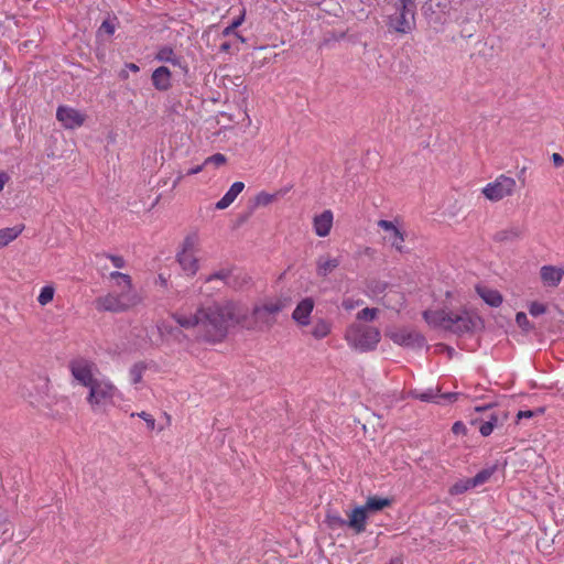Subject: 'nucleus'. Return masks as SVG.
Returning a JSON list of instances; mask_svg holds the SVG:
<instances>
[{
    "mask_svg": "<svg viewBox=\"0 0 564 564\" xmlns=\"http://www.w3.org/2000/svg\"><path fill=\"white\" fill-rule=\"evenodd\" d=\"M245 20V13H242L240 17H238L236 20L232 21V23L230 24L235 30L242 24Z\"/></svg>",
    "mask_w": 564,
    "mask_h": 564,
    "instance_id": "49",
    "label": "nucleus"
},
{
    "mask_svg": "<svg viewBox=\"0 0 564 564\" xmlns=\"http://www.w3.org/2000/svg\"><path fill=\"white\" fill-rule=\"evenodd\" d=\"M330 329L332 325L327 321L318 319L312 328V336L316 339H323L330 333Z\"/></svg>",
    "mask_w": 564,
    "mask_h": 564,
    "instance_id": "26",
    "label": "nucleus"
},
{
    "mask_svg": "<svg viewBox=\"0 0 564 564\" xmlns=\"http://www.w3.org/2000/svg\"><path fill=\"white\" fill-rule=\"evenodd\" d=\"M452 431L454 434H465L466 433V426L462 422H455Z\"/></svg>",
    "mask_w": 564,
    "mask_h": 564,
    "instance_id": "44",
    "label": "nucleus"
},
{
    "mask_svg": "<svg viewBox=\"0 0 564 564\" xmlns=\"http://www.w3.org/2000/svg\"><path fill=\"white\" fill-rule=\"evenodd\" d=\"M196 252L197 238L195 236L187 237L183 242L182 251L177 254V261L182 270L189 276L195 275L199 269Z\"/></svg>",
    "mask_w": 564,
    "mask_h": 564,
    "instance_id": "9",
    "label": "nucleus"
},
{
    "mask_svg": "<svg viewBox=\"0 0 564 564\" xmlns=\"http://www.w3.org/2000/svg\"><path fill=\"white\" fill-rule=\"evenodd\" d=\"M55 295V288L53 284H47L41 289L37 296V302L41 306H45L51 303Z\"/></svg>",
    "mask_w": 564,
    "mask_h": 564,
    "instance_id": "27",
    "label": "nucleus"
},
{
    "mask_svg": "<svg viewBox=\"0 0 564 564\" xmlns=\"http://www.w3.org/2000/svg\"><path fill=\"white\" fill-rule=\"evenodd\" d=\"M284 307L285 301L281 299L267 300L256 305L251 312L247 307L246 319L242 321V328L267 332L276 323V316Z\"/></svg>",
    "mask_w": 564,
    "mask_h": 564,
    "instance_id": "5",
    "label": "nucleus"
},
{
    "mask_svg": "<svg viewBox=\"0 0 564 564\" xmlns=\"http://www.w3.org/2000/svg\"><path fill=\"white\" fill-rule=\"evenodd\" d=\"M496 469H497L496 466H491V467L480 470L475 477L471 478V480H473L471 485H474L475 487H478V486L487 482L490 479V477L494 475Z\"/></svg>",
    "mask_w": 564,
    "mask_h": 564,
    "instance_id": "30",
    "label": "nucleus"
},
{
    "mask_svg": "<svg viewBox=\"0 0 564 564\" xmlns=\"http://www.w3.org/2000/svg\"><path fill=\"white\" fill-rule=\"evenodd\" d=\"M115 24L113 22L106 20L102 22V24L99 28V34L106 33L107 35H112L115 33Z\"/></svg>",
    "mask_w": 564,
    "mask_h": 564,
    "instance_id": "35",
    "label": "nucleus"
},
{
    "mask_svg": "<svg viewBox=\"0 0 564 564\" xmlns=\"http://www.w3.org/2000/svg\"><path fill=\"white\" fill-rule=\"evenodd\" d=\"M158 329L162 336L172 335L174 332L180 333L177 329H174L172 326L167 325L164 322L158 325Z\"/></svg>",
    "mask_w": 564,
    "mask_h": 564,
    "instance_id": "40",
    "label": "nucleus"
},
{
    "mask_svg": "<svg viewBox=\"0 0 564 564\" xmlns=\"http://www.w3.org/2000/svg\"><path fill=\"white\" fill-rule=\"evenodd\" d=\"M235 35L237 36L238 40H240L241 42H245V39L240 34L235 33Z\"/></svg>",
    "mask_w": 564,
    "mask_h": 564,
    "instance_id": "59",
    "label": "nucleus"
},
{
    "mask_svg": "<svg viewBox=\"0 0 564 564\" xmlns=\"http://www.w3.org/2000/svg\"><path fill=\"white\" fill-rule=\"evenodd\" d=\"M328 522L333 527H344L347 525V521L340 518L337 514H328L327 516Z\"/></svg>",
    "mask_w": 564,
    "mask_h": 564,
    "instance_id": "37",
    "label": "nucleus"
},
{
    "mask_svg": "<svg viewBox=\"0 0 564 564\" xmlns=\"http://www.w3.org/2000/svg\"><path fill=\"white\" fill-rule=\"evenodd\" d=\"M56 118L65 129H76L84 124L86 116L72 107L61 106Z\"/></svg>",
    "mask_w": 564,
    "mask_h": 564,
    "instance_id": "13",
    "label": "nucleus"
},
{
    "mask_svg": "<svg viewBox=\"0 0 564 564\" xmlns=\"http://www.w3.org/2000/svg\"><path fill=\"white\" fill-rule=\"evenodd\" d=\"M247 306L232 300L214 301L200 306L195 314L173 313V319L183 328L198 327L203 339L212 343L221 341L229 329L242 327Z\"/></svg>",
    "mask_w": 564,
    "mask_h": 564,
    "instance_id": "1",
    "label": "nucleus"
},
{
    "mask_svg": "<svg viewBox=\"0 0 564 564\" xmlns=\"http://www.w3.org/2000/svg\"><path fill=\"white\" fill-rule=\"evenodd\" d=\"M245 184L242 182H235L227 193L216 203L217 209H225L229 207L237 196L243 191Z\"/></svg>",
    "mask_w": 564,
    "mask_h": 564,
    "instance_id": "21",
    "label": "nucleus"
},
{
    "mask_svg": "<svg viewBox=\"0 0 564 564\" xmlns=\"http://www.w3.org/2000/svg\"><path fill=\"white\" fill-rule=\"evenodd\" d=\"M564 276V268L555 265H543L540 269V278L543 285L549 288H556L560 285Z\"/></svg>",
    "mask_w": 564,
    "mask_h": 564,
    "instance_id": "17",
    "label": "nucleus"
},
{
    "mask_svg": "<svg viewBox=\"0 0 564 564\" xmlns=\"http://www.w3.org/2000/svg\"><path fill=\"white\" fill-rule=\"evenodd\" d=\"M153 86L161 91H165L171 87V72L167 67L161 66L152 74Z\"/></svg>",
    "mask_w": 564,
    "mask_h": 564,
    "instance_id": "20",
    "label": "nucleus"
},
{
    "mask_svg": "<svg viewBox=\"0 0 564 564\" xmlns=\"http://www.w3.org/2000/svg\"><path fill=\"white\" fill-rule=\"evenodd\" d=\"M365 252H366L367 254H370V253H372V250H371L370 248H366Z\"/></svg>",
    "mask_w": 564,
    "mask_h": 564,
    "instance_id": "60",
    "label": "nucleus"
},
{
    "mask_svg": "<svg viewBox=\"0 0 564 564\" xmlns=\"http://www.w3.org/2000/svg\"><path fill=\"white\" fill-rule=\"evenodd\" d=\"M415 25L414 0H400L395 6V12L389 17V26L398 33H409Z\"/></svg>",
    "mask_w": 564,
    "mask_h": 564,
    "instance_id": "7",
    "label": "nucleus"
},
{
    "mask_svg": "<svg viewBox=\"0 0 564 564\" xmlns=\"http://www.w3.org/2000/svg\"><path fill=\"white\" fill-rule=\"evenodd\" d=\"M155 58L160 62L171 63L174 66H182L181 58L177 57L173 50L169 46L160 48L155 55Z\"/></svg>",
    "mask_w": 564,
    "mask_h": 564,
    "instance_id": "25",
    "label": "nucleus"
},
{
    "mask_svg": "<svg viewBox=\"0 0 564 564\" xmlns=\"http://www.w3.org/2000/svg\"><path fill=\"white\" fill-rule=\"evenodd\" d=\"M415 397L422 401H432L435 397L434 391L432 389H429L425 392L422 393H415Z\"/></svg>",
    "mask_w": 564,
    "mask_h": 564,
    "instance_id": "43",
    "label": "nucleus"
},
{
    "mask_svg": "<svg viewBox=\"0 0 564 564\" xmlns=\"http://www.w3.org/2000/svg\"><path fill=\"white\" fill-rule=\"evenodd\" d=\"M494 429H495V423H488L486 421L480 424L479 432L482 436H488L492 433Z\"/></svg>",
    "mask_w": 564,
    "mask_h": 564,
    "instance_id": "41",
    "label": "nucleus"
},
{
    "mask_svg": "<svg viewBox=\"0 0 564 564\" xmlns=\"http://www.w3.org/2000/svg\"><path fill=\"white\" fill-rule=\"evenodd\" d=\"M230 50V44L228 42H225L220 45L221 52H228Z\"/></svg>",
    "mask_w": 564,
    "mask_h": 564,
    "instance_id": "56",
    "label": "nucleus"
},
{
    "mask_svg": "<svg viewBox=\"0 0 564 564\" xmlns=\"http://www.w3.org/2000/svg\"><path fill=\"white\" fill-rule=\"evenodd\" d=\"M552 161H553V163H554V165H555L556 167H560V166H562V165L564 164V159H563V156H562L561 154H558V153H553V154H552Z\"/></svg>",
    "mask_w": 564,
    "mask_h": 564,
    "instance_id": "45",
    "label": "nucleus"
},
{
    "mask_svg": "<svg viewBox=\"0 0 564 564\" xmlns=\"http://www.w3.org/2000/svg\"><path fill=\"white\" fill-rule=\"evenodd\" d=\"M534 415L533 411L527 410V411H519L517 414L518 420L521 419H530Z\"/></svg>",
    "mask_w": 564,
    "mask_h": 564,
    "instance_id": "46",
    "label": "nucleus"
},
{
    "mask_svg": "<svg viewBox=\"0 0 564 564\" xmlns=\"http://www.w3.org/2000/svg\"><path fill=\"white\" fill-rule=\"evenodd\" d=\"M234 32H235V29L231 25H228L227 28L224 29L223 35L228 36L230 34H232Z\"/></svg>",
    "mask_w": 564,
    "mask_h": 564,
    "instance_id": "53",
    "label": "nucleus"
},
{
    "mask_svg": "<svg viewBox=\"0 0 564 564\" xmlns=\"http://www.w3.org/2000/svg\"><path fill=\"white\" fill-rule=\"evenodd\" d=\"M203 167H204V164L203 165H197L195 167H192L191 170H188L187 174L188 175L198 174L199 172H202Z\"/></svg>",
    "mask_w": 564,
    "mask_h": 564,
    "instance_id": "50",
    "label": "nucleus"
},
{
    "mask_svg": "<svg viewBox=\"0 0 564 564\" xmlns=\"http://www.w3.org/2000/svg\"><path fill=\"white\" fill-rule=\"evenodd\" d=\"M517 188L514 178L507 175H499L494 182L488 183L482 189V195L490 202H499L512 196Z\"/></svg>",
    "mask_w": 564,
    "mask_h": 564,
    "instance_id": "8",
    "label": "nucleus"
},
{
    "mask_svg": "<svg viewBox=\"0 0 564 564\" xmlns=\"http://www.w3.org/2000/svg\"><path fill=\"white\" fill-rule=\"evenodd\" d=\"M126 68L133 72V73H138L140 70L139 66L134 63H128L126 64Z\"/></svg>",
    "mask_w": 564,
    "mask_h": 564,
    "instance_id": "51",
    "label": "nucleus"
},
{
    "mask_svg": "<svg viewBox=\"0 0 564 564\" xmlns=\"http://www.w3.org/2000/svg\"><path fill=\"white\" fill-rule=\"evenodd\" d=\"M343 306L346 308V310H352L354 308V304L350 300H347V301H344L343 302Z\"/></svg>",
    "mask_w": 564,
    "mask_h": 564,
    "instance_id": "54",
    "label": "nucleus"
},
{
    "mask_svg": "<svg viewBox=\"0 0 564 564\" xmlns=\"http://www.w3.org/2000/svg\"><path fill=\"white\" fill-rule=\"evenodd\" d=\"M442 399L447 400L448 402H453L457 400L458 393L451 392V393H444L440 395Z\"/></svg>",
    "mask_w": 564,
    "mask_h": 564,
    "instance_id": "47",
    "label": "nucleus"
},
{
    "mask_svg": "<svg viewBox=\"0 0 564 564\" xmlns=\"http://www.w3.org/2000/svg\"><path fill=\"white\" fill-rule=\"evenodd\" d=\"M529 312L533 316H539V315L545 313V306L541 303L534 302L530 305Z\"/></svg>",
    "mask_w": 564,
    "mask_h": 564,
    "instance_id": "36",
    "label": "nucleus"
},
{
    "mask_svg": "<svg viewBox=\"0 0 564 564\" xmlns=\"http://www.w3.org/2000/svg\"><path fill=\"white\" fill-rule=\"evenodd\" d=\"M451 7L449 0H430L425 7V14L432 24L444 25Z\"/></svg>",
    "mask_w": 564,
    "mask_h": 564,
    "instance_id": "11",
    "label": "nucleus"
},
{
    "mask_svg": "<svg viewBox=\"0 0 564 564\" xmlns=\"http://www.w3.org/2000/svg\"><path fill=\"white\" fill-rule=\"evenodd\" d=\"M314 300L312 297L303 299L295 307L292 313V318L300 326H307L310 324V317L314 310Z\"/></svg>",
    "mask_w": 564,
    "mask_h": 564,
    "instance_id": "16",
    "label": "nucleus"
},
{
    "mask_svg": "<svg viewBox=\"0 0 564 564\" xmlns=\"http://www.w3.org/2000/svg\"><path fill=\"white\" fill-rule=\"evenodd\" d=\"M477 293L490 306L497 307L502 303V296L496 290L478 286Z\"/></svg>",
    "mask_w": 564,
    "mask_h": 564,
    "instance_id": "23",
    "label": "nucleus"
},
{
    "mask_svg": "<svg viewBox=\"0 0 564 564\" xmlns=\"http://www.w3.org/2000/svg\"><path fill=\"white\" fill-rule=\"evenodd\" d=\"M340 264V259L329 254L319 256L316 260V274L326 278Z\"/></svg>",
    "mask_w": 564,
    "mask_h": 564,
    "instance_id": "19",
    "label": "nucleus"
},
{
    "mask_svg": "<svg viewBox=\"0 0 564 564\" xmlns=\"http://www.w3.org/2000/svg\"><path fill=\"white\" fill-rule=\"evenodd\" d=\"M424 319L433 327H440L453 333L462 334L477 328L481 324L478 315L468 312H447L445 310L425 311Z\"/></svg>",
    "mask_w": 564,
    "mask_h": 564,
    "instance_id": "4",
    "label": "nucleus"
},
{
    "mask_svg": "<svg viewBox=\"0 0 564 564\" xmlns=\"http://www.w3.org/2000/svg\"><path fill=\"white\" fill-rule=\"evenodd\" d=\"M524 231V225L519 223H511L506 227L498 229L494 234L492 240L499 245L513 243L523 237Z\"/></svg>",
    "mask_w": 564,
    "mask_h": 564,
    "instance_id": "12",
    "label": "nucleus"
},
{
    "mask_svg": "<svg viewBox=\"0 0 564 564\" xmlns=\"http://www.w3.org/2000/svg\"><path fill=\"white\" fill-rule=\"evenodd\" d=\"M182 180H183V174H182V173H180V174L177 175V177L175 178V181L173 182L172 187H173V188H175Z\"/></svg>",
    "mask_w": 564,
    "mask_h": 564,
    "instance_id": "55",
    "label": "nucleus"
},
{
    "mask_svg": "<svg viewBox=\"0 0 564 564\" xmlns=\"http://www.w3.org/2000/svg\"><path fill=\"white\" fill-rule=\"evenodd\" d=\"M380 338L381 334L377 327L359 322L350 324L345 332V340L347 344L351 348L362 352L376 349Z\"/></svg>",
    "mask_w": 564,
    "mask_h": 564,
    "instance_id": "6",
    "label": "nucleus"
},
{
    "mask_svg": "<svg viewBox=\"0 0 564 564\" xmlns=\"http://www.w3.org/2000/svg\"><path fill=\"white\" fill-rule=\"evenodd\" d=\"M137 415L139 417H141L147 423V425H148V427L150 430H154V427H155V420H154V417L151 414H149L147 412H140Z\"/></svg>",
    "mask_w": 564,
    "mask_h": 564,
    "instance_id": "38",
    "label": "nucleus"
},
{
    "mask_svg": "<svg viewBox=\"0 0 564 564\" xmlns=\"http://www.w3.org/2000/svg\"><path fill=\"white\" fill-rule=\"evenodd\" d=\"M516 322L517 324L523 328V329H528L529 328V321H528V316L525 313L523 312H519L517 315H516Z\"/></svg>",
    "mask_w": 564,
    "mask_h": 564,
    "instance_id": "39",
    "label": "nucleus"
},
{
    "mask_svg": "<svg viewBox=\"0 0 564 564\" xmlns=\"http://www.w3.org/2000/svg\"><path fill=\"white\" fill-rule=\"evenodd\" d=\"M485 408H476L477 411H482Z\"/></svg>",
    "mask_w": 564,
    "mask_h": 564,
    "instance_id": "61",
    "label": "nucleus"
},
{
    "mask_svg": "<svg viewBox=\"0 0 564 564\" xmlns=\"http://www.w3.org/2000/svg\"><path fill=\"white\" fill-rule=\"evenodd\" d=\"M23 230L24 225L0 229V248L6 247L11 241L17 239Z\"/></svg>",
    "mask_w": 564,
    "mask_h": 564,
    "instance_id": "24",
    "label": "nucleus"
},
{
    "mask_svg": "<svg viewBox=\"0 0 564 564\" xmlns=\"http://www.w3.org/2000/svg\"><path fill=\"white\" fill-rule=\"evenodd\" d=\"M276 199V194H270L267 192H260L256 196V204L259 206H267Z\"/></svg>",
    "mask_w": 564,
    "mask_h": 564,
    "instance_id": "32",
    "label": "nucleus"
},
{
    "mask_svg": "<svg viewBox=\"0 0 564 564\" xmlns=\"http://www.w3.org/2000/svg\"><path fill=\"white\" fill-rule=\"evenodd\" d=\"M378 226L386 232L383 239L401 252L404 242V234L401 229L393 221L383 219L378 221Z\"/></svg>",
    "mask_w": 564,
    "mask_h": 564,
    "instance_id": "14",
    "label": "nucleus"
},
{
    "mask_svg": "<svg viewBox=\"0 0 564 564\" xmlns=\"http://www.w3.org/2000/svg\"><path fill=\"white\" fill-rule=\"evenodd\" d=\"M389 564H402V561L400 558H392Z\"/></svg>",
    "mask_w": 564,
    "mask_h": 564,
    "instance_id": "58",
    "label": "nucleus"
},
{
    "mask_svg": "<svg viewBox=\"0 0 564 564\" xmlns=\"http://www.w3.org/2000/svg\"><path fill=\"white\" fill-rule=\"evenodd\" d=\"M113 290L96 300V308L99 312L123 313L133 310L143 301L141 294L132 284L129 274L119 271L110 272Z\"/></svg>",
    "mask_w": 564,
    "mask_h": 564,
    "instance_id": "3",
    "label": "nucleus"
},
{
    "mask_svg": "<svg viewBox=\"0 0 564 564\" xmlns=\"http://www.w3.org/2000/svg\"><path fill=\"white\" fill-rule=\"evenodd\" d=\"M226 161H227V159L224 154L216 153V154L208 156L205 160L204 165L214 164L215 166H221L226 163Z\"/></svg>",
    "mask_w": 564,
    "mask_h": 564,
    "instance_id": "33",
    "label": "nucleus"
},
{
    "mask_svg": "<svg viewBox=\"0 0 564 564\" xmlns=\"http://www.w3.org/2000/svg\"><path fill=\"white\" fill-rule=\"evenodd\" d=\"M487 422L488 423H495V427L498 426L499 424H502V422L499 421V417L497 415H495V414H492Z\"/></svg>",
    "mask_w": 564,
    "mask_h": 564,
    "instance_id": "52",
    "label": "nucleus"
},
{
    "mask_svg": "<svg viewBox=\"0 0 564 564\" xmlns=\"http://www.w3.org/2000/svg\"><path fill=\"white\" fill-rule=\"evenodd\" d=\"M368 513L361 506L351 510L348 514L347 525L357 534L365 532Z\"/></svg>",
    "mask_w": 564,
    "mask_h": 564,
    "instance_id": "18",
    "label": "nucleus"
},
{
    "mask_svg": "<svg viewBox=\"0 0 564 564\" xmlns=\"http://www.w3.org/2000/svg\"><path fill=\"white\" fill-rule=\"evenodd\" d=\"M230 272L228 270H220L219 272L212 274L206 278V283H212L215 281H220L223 283L227 282V279L229 278Z\"/></svg>",
    "mask_w": 564,
    "mask_h": 564,
    "instance_id": "34",
    "label": "nucleus"
},
{
    "mask_svg": "<svg viewBox=\"0 0 564 564\" xmlns=\"http://www.w3.org/2000/svg\"><path fill=\"white\" fill-rule=\"evenodd\" d=\"M69 369L74 379L88 388L86 400L93 411H105L113 404L117 387L106 377H96L97 367L94 362L75 359L70 361Z\"/></svg>",
    "mask_w": 564,
    "mask_h": 564,
    "instance_id": "2",
    "label": "nucleus"
},
{
    "mask_svg": "<svg viewBox=\"0 0 564 564\" xmlns=\"http://www.w3.org/2000/svg\"><path fill=\"white\" fill-rule=\"evenodd\" d=\"M119 76H120V78H122V79H127V78H128V72H127V69H122V70L119 73Z\"/></svg>",
    "mask_w": 564,
    "mask_h": 564,
    "instance_id": "57",
    "label": "nucleus"
},
{
    "mask_svg": "<svg viewBox=\"0 0 564 564\" xmlns=\"http://www.w3.org/2000/svg\"><path fill=\"white\" fill-rule=\"evenodd\" d=\"M155 283L161 288H167V279L163 274H159Z\"/></svg>",
    "mask_w": 564,
    "mask_h": 564,
    "instance_id": "48",
    "label": "nucleus"
},
{
    "mask_svg": "<svg viewBox=\"0 0 564 564\" xmlns=\"http://www.w3.org/2000/svg\"><path fill=\"white\" fill-rule=\"evenodd\" d=\"M471 484H473L471 478L459 479L449 488V494L453 496L462 495V494L466 492L467 490L475 488V486Z\"/></svg>",
    "mask_w": 564,
    "mask_h": 564,
    "instance_id": "28",
    "label": "nucleus"
},
{
    "mask_svg": "<svg viewBox=\"0 0 564 564\" xmlns=\"http://www.w3.org/2000/svg\"><path fill=\"white\" fill-rule=\"evenodd\" d=\"M386 336L394 344L406 348H422L425 345V339L421 334L406 328L387 329Z\"/></svg>",
    "mask_w": 564,
    "mask_h": 564,
    "instance_id": "10",
    "label": "nucleus"
},
{
    "mask_svg": "<svg viewBox=\"0 0 564 564\" xmlns=\"http://www.w3.org/2000/svg\"><path fill=\"white\" fill-rule=\"evenodd\" d=\"M147 369V366L142 362L134 364L129 370L130 381L133 384H138L142 381L143 373Z\"/></svg>",
    "mask_w": 564,
    "mask_h": 564,
    "instance_id": "29",
    "label": "nucleus"
},
{
    "mask_svg": "<svg viewBox=\"0 0 564 564\" xmlns=\"http://www.w3.org/2000/svg\"><path fill=\"white\" fill-rule=\"evenodd\" d=\"M334 224V214L326 209L313 217V229L317 237L325 238L330 234Z\"/></svg>",
    "mask_w": 564,
    "mask_h": 564,
    "instance_id": "15",
    "label": "nucleus"
},
{
    "mask_svg": "<svg viewBox=\"0 0 564 564\" xmlns=\"http://www.w3.org/2000/svg\"><path fill=\"white\" fill-rule=\"evenodd\" d=\"M108 258L111 260L112 264L118 269H121L126 265V261L121 256L110 254L108 256Z\"/></svg>",
    "mask_w": 564,
    "mask_h": 564,
    "instance_id": "42",
    "label": "nucleus"
},
{
    "mask_svg": "<svg viewBox=\"0 0 564 564\" xmlns=\"http://www.w3.org/2000/svg\"><path fill=\"white\" fill-rule=\"evenodd\" d=\"M378 313H379L378 308L366 307V308H362L361 311H359L357 313L356 317L359 323H360V321L372 322L377 318Z\"/></svg>",
    "mask_w": 564,
    "mask_h": 564,
    "instance_id": "31",
    "label": "nucleus"
},
{
    "mask_svg": "<svg viewBox=\"0 0 564 564\" xmlns=\"http://www.w3.org/2000/svg\"><path fill=\"white\" fill-rule=\"evenodd\" d=\"M390 505H391V500L389 498L372 496V497H368V499L366 500V503L361 507L365 508L367 513H370V512L381 511L384 508L389 507Z\"/></svg>",
    "mask_w": 564,
    "mask_h": 564,
    "instance_id": "22",
    "label": "nucleus"
}]
</instances>
